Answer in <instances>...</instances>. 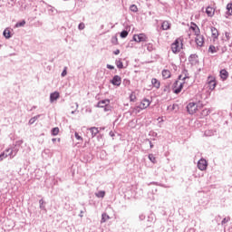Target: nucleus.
Returning <instances> with one entry per match:
<instances>
[{
  "label": "nucleus",
  "instance_id": "obj_1",
  "mask_svg": "<svg viewBox=\"0 0 232 232\" xmlns=\"http://www.w3.org/2000/svg\"><path fill=\"white\" fill-rule=\"evenodd\" d=\"M196 38H195V42L198 44V46H204V35L200 34V29L198 27H197V30L194 31Z\"/></svg>",
  "mask_w": 232,
  "mask_h": 232
},
{
  "label": "nucleus",
  "instance_id": "obj_2",
  "mask_svg": "<svg viewBox=\"0 0 232 232\" xmlns=\"http://www.w3.org/2000/svg\"><path fill=\"white\" fill-rule=\"evenodd\" d=\"M184 84H186V82H182L179 83V80H176L174 82H173V85H172V90L174 92V93H176V95H179V93H180V92H182V89L184 88Z\"/></svg>",
  "mask_w": 232,
  "mask_h": 232
},
{
  "label": "nucleus",
  "instance_id": "obj_3",
  "mask_svg": "<svg viewBox=\"0 0 232 232\" xmlns=\"http://www.w3.org/2000/svg\"><path fill=\"white\" fill-rule=\"evenodd\" d=\"M186 108L189 115H195V112L198 111V107L197 106V102H190Z\"/></svg>",
  "mask_w": 232,
  "mask_h": 232
},
{
  "label": "nucleus",
  "instance_id": "obj_4",
  "mask_svg": "<svg viewBox=\"0 0 232 232\" xmlns=\"http://www.w3.org/2000/svg\"><path fill=\"white\" fill-rule=\"evenodd\" d=\"M132 41H135V43H147L148 36H146L144 34H134Z\"/></svg>",
  "mask_w": 232,
  "mask_h": 232
},
{
  "label": "nucleus",
  "instance_id": "obj_5",
  "mask_svg": "<svg viewBox=\"0 0 232 232\" xmlns=\"http://www.w3.org/2000/svg\"><path fill=\"white\" fill-rule=\"evenodd\" d=\"M207 82L208 84L209 90L213 91L215 90V88H217V80L215 76H208Z\"/></svg>",
  "mask_w": 232,
  "mask_h": 232
},
{
  "label": "nucleus",
  "instance_id": "obj_6",
  "mask_svg": "<svg viewBox=\"0 0 232 232\" xmlns=\"http://www.w3.org/2000/svg\"><path fill=\"white\" fill-rule=\"evenodd\" d=\"M198 168L200 169V171H206L208 169V160H206L204 158H201L198 161Z\"/></svg>",
  "mask_w": 232,
  "mask_h": 232
},
{
  "label": "nucleus",
  "instance_id": "obj_7",
  "mask_svg": "<svg viewBox=\"0 0 232 232\" xmlns=\"http://www.w3.org/2000/svg\"><path fill=\"white\" fill-rule=\"evenodd\" d=\"M110 82L112 86H121V84H122V78L116 74L112 77Z\"/></svg>",
  "mask_w": 232,
  "mask_h": 232
},
{
  "label": "nucleus",
  "instance_id": "obj_8",
  "mask_svg": "<svg viewBox=\"0 0 232 232\" xmlns=\"http://www.w3.org/2000/svg\"><path fill=\"white\" fill-rule=\"evenodd\" d=\"M179 44L180 43L179 40H175V42L171 44V50L173 53H179V52H180Z\"/></svg>",
  "mask_w": 232,
  "mask_h": 232
},
{
  "label": "nucleus",
  "instance_id": "obj_9",
  "mask_svg": "<svg viewBox=\"0 0 232 232\" xmlns=\"http://www.w3.org/2000/svg\"><path fill=\"white\" fill-rule=\"evenodd\" d=\"M188 63H190L191 66H195V64H197V63H198V55L190 54L188 57Z\"/></svg>",
  "mask_w": 232,
  "mask_h": 232
},
{
  "label": "nucleus",
  "instance_id": "obj_10",
  "mask_svg": "<svg viewBox=\"0 0 232 232\" xmlns=\"http://www.w3.org/2000/svg\"><path fill=\"white\" fill-rule=\"evenodd\" d=\"M3 35L5 39H12L14 34H12V31H10V28L7 27L4 30Z\"/></svg>",
  "mask_w": 232,
  "mask_h": 232
},
{
  "label": "nucleus",
  "instance_id": "obj_11",
  "mask_svg": "<svg viewBox=\"0 0 232 232\" xmlns=\"http://www.w3.org/2000/svg\"><path fill=\"white\" fill-rule=\"evenodd\" d=\"M105 106H110V100L105 99L98 102L97 108H104Z\"/></svg>",
  "mask_w": 232,
  "mask_h": 232
},
{
  "label": "nucleus",
  "instance_id": "obj_12",
  "mask_svg": "<svg viewBox=\"0 0 232 232\" xmlns=\"http://www.w3.org/2000/svg\"><path fill=\"white\" fill-rule=\"evenodd\" d=\"M59 97H61V94L59 93V92H52L50 94V102H55V101H57Z\"/></svg>",
  "mask_w": 232,
  "mask_h": 232
},
{
  "label": "nucleus",
  "instance_id": "obj_13",
  "mask_svg": "<svg viewBox=\"0 0 232 232\" xmlns=\"http://www.w3.org/2000/svg\"><path fill=\"white\" fill-rule=\"evenodd\" d=\"M151 104V102H150L149 99L144 98L140 106H141L142 110H146V108H149V106Z\"/></svg>",
  "mask_w": 232,
  "mask_h": 232
},
{
  "label": "nucleus",
  "instance_id": "obj_14",
  "mask_svg": "<svg viewBox=\"0 0 232 232\" xmlns=\"http://www.w3.org/2000/svg\"><path fill=\"white\" fill-rule=\"evenodd\" d=\"M17 151H19V148L14 147L11 151L8 153L10 159H14L17 155Z\"/></svg>",
  "mask_w": 232,
  "mask_h": 232
},
{
  "label": "nucleus",
  "instance_id": "obj_15",
  "mask_svg": "<svg viewBox=\"0 0 232 232\" xmlns=\"http://www.w3.org/2000/svg\"><path fill=\"white\" fill-rule=\"evenodd\" d=\"M219 74H220L222 81H226L227 79V77H229V72H227L226 71V69H222L220 71Z\"/></svg>",
  "mask_w": 232,
  "mask_h": 232
},
{
  "label": "nucleus",
  "instance_id": "obj_16",
  "mask_svg": "<svg viewBox=\"0 0 232 232\" xmlns=\"http://www.w3.org/2000/svg\"><path fill=\"white\" fill-rule=\"evenodd\" d=\"M206 14L208 17H213V15H215V9L211 6H208L206 8Z\"/></svg>",
  "mask_w": 232,
  "mask_h": 232
},
{
  "label": "nucleus",
  "instance_id": "obj_17",
  "mask_svg": "<svg viewBox=\"0 0 232 232\" xmlns=\"http://www.w3.org/2000/svg\"><path fill=\"white\" fill-rule=\"evenodd\" d=\"M211 34H212V38L214 39H218V30L216 27H211Z\"/></svg>",
  "mask_w": 232,
  "mask_h": 232
},
{
  "label": "nucleus",
  "instance_id": "obj_18",
  "mask_svg": "<svg viewBox=\"0 0 232 232\" xmlns=\"http://www.w3.org/2000/svg\"><path fill=\"white\" fill-rule=\"evenodd\" d=\"M151 84L154 88H157V90H159V88H160V82H159V80H157V78L151 79Z\"/></svg>",
  "mask_w": 232,
  "mask_h": 232
},
{
  "label": "nucleus",
  "instance_id": "obj_19",
  "mask_svg": "<svg viewBox=\"0 0 232 232\" xmlns=\"http://www.w3.org/2000/svg\"><path fill=\"white\" fill-rule=\"evenodd\" d=\"M169 28H171V24H169V22H168V21L162 22V24H161L162 30H169Z\"/></svg>",
  "mask_w": 232,
  "mask_h": 232
},
{
  "label": "nucleus",
  "instance_id": "obj_20",
  "mask_svg": "<svg viewBox=\"0 0 232 232\" xmlns=\"http://www.w3.org/2000/svg\"><path fill=\"white\" fill-rule=\"evenodd\" d=\"M162 77L163 79H169L171 77V72H169V70L164 69L162 71Z\"/></svg>",
  "mask_w": 232,
  "mask_h": 232
},
{
  "label": "nucleus",
  "instance_id": "obj_21",
  "mask_svg": "<svg viewBox=\"0 0 232 232\" xmlns=\"http://www.w3.org/2000/svg\"><path fill=\"white\" fill-rule=\"evenodd\" d=\"M90 132L92 133V137H95L99 133V128L97 127H91L89 129Z\"/></svg>",
  "mask_w": 232,
  "mask_h": 232
},
{
  "label": "nucleus",
  "instance_id": "obj_22",
  "mask_svg": "<svg viewBox=\"0 0 232 232\" xmlns=\"http://www.w3.org/2000/svg\"><path fill=\"white\" fill-rule=\"evenodd\" d=\"M110 220V216L106 213L102 214V219H101V224H104V222H108Z\"/></svg>",
  "mask_w": 232,
  "mask_h": 232
},
{
  "label": "nucleus",
  "instance_id": "obj_23",
  "mask_svg": "<svg viewBox=\"0 0 232 232\" xmlns=\"http://www.w3.org/2000/svg\"><path fill=\"white\" fill-rule=\"evenodd\" d=\"M115 64L119 70L124 69V63H122V60L119 59L115 61Z\"/></svg>",
  "mask_w": 232,
  "mask_h": 232
},
{
  "label": "nucleus",
  "instance_id": "obj_24",
  "mask_svg": "<svg viewBox=\"0 0 232 232\" xmlns=\"http://www.w3.org/2000/svg\"><path fill=\"white\" fill-rule=\"evenodd\" d=\"M142 107L140 105L135 106L132 108V113H135L137 115V113H140V111H142Z\"/></svg>",
  "mask_w": 232,
  "mask_h": 232
},
{
  "label": "nucleus",
  "instance_id": "obj_25",
  "mask_svg": "<svg viewBox=\"0 0 232 232\" xmlns=\"http://www.w3.org/2000/svg\"><path fill=\"white\" fill-rule=\"evenodd\" d=\"M218 50H219V48L215 47V45H209V47H208L209 53H217V52H218Z\"/></svg>",
  "mask_w": 232,
  "mask_h": 232
},
{
  "label": "nucleus",
  "instance_id": "obj_26",
  "mask_svg": "<svg viewBox=\"0 0 232 232\" xmlns=\"http://www.w3.org/2000/svg\"><path fill=\"white\" fill-rule=\"evenodd\" d=\"M209 113H211L210 109H203L200 112L201 117H208V115H209Z\"/></svg>",
  "mask_w": 232,
  "mask_h": 232
},
{
  "label": "nucleus",
  "instance_id": "obj_27",
  "mask_svg": "<svg viewBox=\"0 0 232 232\" xmlns=\"http://www.w3.org/2000/svg\"><path fill=\"white\" fill-rule=\"evenodd\" d=\"M156 220L155 218V214L153 213H150L149 216H148V219H147V222H150V224L154 223Z\"/></svg>",
  "mask_w": 232,
  "mask_h": 232
},
{
  "label": "nucleus",
  "instance_id": "obj_28",
  "mask_svg": "<svg viewBox=\"0 0 232 232\" xmlns=\"http://www.w3.org/2000/svg\"><path fill=\"white\" fill-rule=\"evenodd\" d=\"M51 135H53V137L59 135V127L53 128L51 130Z\"/></svg>",
  "mask_w": 232,
  "mask_h": 232
},
{
  "label": "nucleus",
  "instance_id": "obj_29",
  "mask_svg": "<svg viewBox=\"0 0 232 232\" xmlns=\"http://www.w3.org/2000/svg\"><path fill=\"white\" fill-rule=\"evenodd\" d=\"M39 204H40V209H42V211H46V206H44V204H46V202H44V199H40L39 200Z\"/></svg>",
  "mask_w": 232,
  "mask_h": 232
},
{
  "label": "nucleus",
  "instance_id": "obj_30",
  "mask_svg": "<svg viewBox=\"0 0 232 232\" xmlns=\"http://www.w3.org/2000/svg\"><path fill=\"white\" fill-rule=\"evenodd\" d=\"M95 195L98 198H104L106 192L104 190H100L97 193H95Z\"/></svg>",
  "mask_w": 232,
  "mask_h": 232
},
{
  "label": "nucleus",
  "instance_id": "obj_31",
  "mask_svg": "<svg viewBox=\"0 0 232 232\" xmlns=\"http://www.w3.org/2000/svg\"><path fill=\"white\" fill-rule=\"evenodd\" d=\"M24 24H26V21L22 20V21H20V22H17V23L14 24V28H21V27L24 26Z\"/></svg>",
  "mask_w": 232,
  "mask_h": 232
},
{
  "label": "nucleus",
  "instance_id": "obj_32",
  "mask_svg": "<svg viewBox=\"0 0 232 232\" xmlns=\"http://www.w3.org/2000/svg\"><path fill=\"white\" fill-rule=\"evenodd\" d=\"M182 75H184V77L182 78V81H186V79H189V72H188L187 69H183Z\"/></svg>",
  "mask_w": 232,
  "mask_h": 232
},
{
  "label": "nucleus",
  "instance_id": "obj_33",
  "mask_svg": "<svg viewBox=\"0 0 232 232\" xmlns=\"http://www.w3.org/2000/svg\"><path fill=\"white\" fill-rule=\"evenodd\" d=\"M129 10H130V12H133V14H137V12H139V7H137V5H131Z\"/></svg>",
  "mask_w": 232,
  "mask_h": 232
},
{
  "label": "nucleus",
  "instance_id": "obj_34",
  "mask_svg": "<svg viewBox=\"0 0 232 232\" xmlns=\"http://www.w3.org/2000/svg\"><path fill=\"white\" fill-rule=\"evenodd\" d=\"M122 84L123 86H125V88H128L130 86V84H131V81H130V79L125 78L122 81Z\"/></svg>",
  "mask_w": 232,
  "mask_h": 232
},
{
  "label": "nucleus",
  "instance_id": "obj_35",
  "mask_svg": "<svg viewBox=\"0 0 232 232\" xmlns=\"http://www.w3.org/2000/svg\"><path fill=\"white\" fill-rule=\"evenodd\" d=\"M213 135H215V130H205L206 137H213Z\"/></svg>",
  "mask_w": 232,
  "mask_h": 232
},
{
  "label": "nucleus",
  "instance_id": "obj_36",
  "mask_svg": "<svg viewBox=\"0 0 232 232\" xmlns=\"http://www.w3.org/2000/svg\"><path fill=\"white\" fill-rule=\"evenodd\" d=\"M39 117H41V114H38V115L34 116V117L31 118L29 120V124L30 125L34 124L35 122V121H37V119H39Z\"/></svg>",
  "mask_w": 232,
  "mask_h": 232
},
{
  "label": "nucleus",
  "instance_id": "obj_37",
  "mask_svg": "<svg viewBox=\"0 0 232 232\" xmlns=\"http://www.w3.org/2000/svg\"><path fill=\"white\" fill-rule=\"evenodd\" d=\"M128 31L123 30L121 32L120 36L121 37V39H126L128 37Z\"/></svg>",
  "mask_w": 232,
  "mask_h": 232
},
{
  "label": "nucleus",
  "instance_id": "obj_38",
  "mask_svg": "<svg viewBox=\"0 0 232 232\" xmlns=\"http://www.w3.org/2000/svg\"><path fill=\"white\" fill-rule=\"evenodd\" d=\"M149 160H150V162H152V164L157 163V159L155 158V156L153 154H149Z\"/></svg>",
  "mask_w": 232,
  "mask_h": 232
},
{
  "label": "nucleus",
  "instance_id": "obj_39",
  "mask_svg": "<svg viewBox=\"0 0 232 232\" xmlns=\"http://www.w3.org/2000/svg\"><path fill=\"white\" fill-rule=\"evenodd\" d=\"M162 91H163V93H169V92H170L169 84L165 85L163 87Z\"/></svg>",
  "mask_w": 232,
  "mask_h": 232
},
{
  "label": "nucleus",
  "instance_id": "obj_40",
  "mask_svg": "<svg viewBox=\"0 0 232 232\" xmlns=\"http://www.w3.org/2000/svg\"><path fill=\"white\" fill-rule=\"evenodd\" d=\"M147 50L148 52H153V50H155V47L152 45V44H147Z\"/></svg>",
  "mask_w": 232,
  "mask_h": 232
},
{
  "label": "nucleus",
  "instance_id": "obj_41",
  "mask_svg": "<svg viewBox=\"0 0 232 232\" xmlns=\"http://www.w3.org/2000/svg\"><path fill=\"white\" fill-rule=\"evenodd\" d=\"M229 220H231L230 217L223 218V220L221 221V226H224L225 224H227V222H229Z\"/></svg>",
  "mask_w": 232,
  "mask_h": 232
},
{
  "label": "nucleus",
  "instance_id": "obj_42",
  "mask_svg": "<svg viewBox=\"0 0 232 232\" xmlns=\"http://www.w3.org/2000/svg\"><path fill=\"white\" fill-rule=\"evenodd\" d=\"M169 108H170V111H173L174 110H176L177 108H179V104L174 103L172 106L169 105V106L168 107V110H169Z\"/></svg>",
  "mask_w": 232,
  "mask_h": 232
},
{
  "label": "nucleus",
  "instance_id": "obj_43",
  "mask_svg": "<svg viewBox=\"0 0 232 232\" xmlns=\"http://www.w3.org/2000/svg\"><path fill=\"white\" fill-rule=\"evenodd\" d=\"M67 70H68V68L64 67L63 71L61 73L62 77H66V75H68V71Z\"/></svg>",
  "mask_w": 232,
  "mask_h": 232
},
{
  "label": "nucleus",
  "instance_id": "obj_44",
  "mask_svg": "<svg viewBox=\"0 0 232 232\" xmlns=\"http://www.w3.org/2000/svg\"><path fill=\"white\" fill-rule=\"evenodd\" d=\"M111 43L112 44H119V39L117 38V36H113L111 38Z\"/></svg>",
  "mask_w": 232,
  "mask_h": 232
},
{
  "label": "nucleus",
  "instance_id": "obj_45",
  "mask_svg": "<svg viewBox=\"0 0 232 232\" xmlns=\"http://www.w3.org/2000/svg\"><path fill=\"white\" fill-rule=\"evenodd\" d=\"M196 106L198 107V110H202V108H204V104L200 102V101L196 102Z\"/></svg>",
  "mask_w": 232,
  "mask_h": 232
},
{
  "label": "nucleus",
  "instance_id": "obj_46",
  "mask_svg": "<svg viewBox=\"0 0 232 232\" xmlns=\"http://www.w3.org/2000/svg\"><path fill=\"white\" fill-rule=\"evenodd\" d=\"M23 140H17V141H15V145H14V147L15 148H19V146H21L22 144H23Z\"/></svg>",
  "mask_w": 232,
  "mask_h": 232
},
{
  "label": "nucleus",
  "instance_id": "obj_47",
  "mask_svg": "<svg viewBox=\"0 0 232 232\" xmlns=\"http://www.w3.org/2000/svg\"><path fill=\"white\" fill-rule=\"evenodd\" d=\"M6 157H10L8 154H5V152H2L0 154V159L3 160L4 159H6Z\"/></svg>",
  "mask_w": 232,
  "mask_h": 232
},
{
  "label": "nucleus",
  "instance_id": "obj_48",
  "mask_svg": "<svg viewBox=\"0 0 232 232\" xmlns=\"http://www.w3.org/2000/svg\"><path fill=\"white\" fill-rule=\"evenodd\" d=\"M137 99V96H135L134 94H130V102H135V100Z\"/></svg>",
  "mask_w": 232,
  "mask_h": 232
},
{
  "label": "nucleus",
  "instance_id": "obj_49",
  "mask_svg": "<svg viewBox=\"0 0 232 232\" xmlns=\"http://www.w3.org/2000/svg\"><path fill=\"white\" fill-rule=\"evenodd\" d=\"M191 24L192 25H191L190 28H191L192 31L195 32L197 30V28H198V25H197V24H195V23H191Z\"/></svg>",
  "mask_w": 232,
  "mask_h": 232
},
{
  "label": "nucleus",
  "instance_id": "obj_50",
  "mask_svg": "<svg viewBox=\"0 0 232 232\" xmlns=\"http://www.w3.org/2000/svg\"><path fill=\"white\" fill-rule=\"evenodd\" d=\"M145 142H149L150 150H153L154 145H153V143L151 142V140H150V139H146V140H145Z\"/></svg>",
  "mask_w": 232,
  "mask_h": 232
},
{
  "label": "nucleus",
  "instance_id": "obj_51",
  "mask_svg": "<svg viewBox=\"0 0 232 232\" xmlns=\"http://www.w3.org/2000/svg\"><path fill=\"white\" fill-rule=\"evenodd\" d=\"M84 213H86V208H84L83 210L80 211L79 217L82 218V217H84Z\"/></svg>",
  "mask_w": 232,
  "mask_h": 232
},
{
  "label": "nucleus",
  "instance_id": "obj_52",
  "mask_svg": "<svg viewBox=\"0 0 232 232\" xmlns=\"http://www.w3.org/2000/svg\"><path fill=\"white\" fill-rule=\"evenodd\" d=\"M74 136L77 140H82V137H81L77 132L74 133Z\"/></svg>",
  "mask_w": 232,
  "mask_h": 232
},
{
  "label": "nucleus",
  "instance_id": "obj_53",
  "mask_svg": "<svg viewBox=\"0 0 232 232\" xmlns=\"http://www.w3.org/2000/svg\"><path fill=\"white\" fill-rule=\"evenodd\" d=\"M230 34H231L228 33V32H226V33H225V37H226L227 41H229V39H231V36H229Z\"/></svg>",
  "mask_w": 232,
  "mask_h": 232
},
{
  "label": "nucleus",
  "instance_id": "obj_54",
  "mask_svg": "<svg viewBox=\"0 0 232 232\" xmlns=\"http://www.w3.org/2000/svg\"><path fill=\"white\" fill-rule=\"evenodd\" d=\"M231 8H232V4H227V10L228 14H229V12H231Z\"/></svg>",
  "mask_w": 232,
  "mask_h": 232
},
{
  "label": "nucleus",
  "instance_id": "obj_55",
  "mask_svg": "<svg viewBox=\"0 0 232 232\" xmlns=\"http://www.w3.org/2000/svg\"><path fill=\"white\" fill-rule=\"evenodd\" d=\"M106 68H108V70H115V66H113L111 64H107Z\"/></svg>",
  "mask_w": 232,
  "mask_h": 232
},
{
  "label": "nucleus",
  "instance_id": "obj_56",
  "mask_svg": "<svg viewBox=\"0 0 232 232\" xmlns=\"http://www.w3.org/2000/svg\"><path fill=\"white\" fill-rule=\"evenodd\" d=\"M139 218L140 220H146V216L144 214H140Z\"/></svg>",
  "mask_w": 232,
  "mask_h": 232
},
{
  "label": "nucleus",
  "instance_id": "obj_57",
  "mask_svg": "<svg viewBox=\"0 0 232 232\" xmlns=\"http://www.w3.org/2000/svg\"><path fill=\"white\" fill-rule=\"evenodd\" d=\"M79 30H84V24H80L78 25Z\"/></svg>",
  "mask_w": 232,
  "mask_h": 232
},
{
  "label": "nucleus",
  "instance_id": "obj_58",
  "mask_svg": "<svg viewBox=\"0 0 232 232\" xmlns=\"http://www.w3.org/2000/svg\"><path fill=\"white\" fill-rule=\"evenodd\" d=\"M114 55H119L121 53V50L117 49L113 52Z\"/></svg>",
  "mask_w": 232,
  "mask_h": 232
},
{
  "label": "nucleus",
  "instance_id": "obj_59",
  "mask_svg": "<svg viewBox=\"0 0 232 232\" xmlns=\"http://www.w3.org/2000/svg\"><path fill=\"white\" fill-rule=\"evenodd\" d=\"M104 108V111H110V105H107Z\"/></svg>",
  "mask_w": 232,
  "mask_h": 232
},
{
  "label": "nucleus",
  "instance_id": "obj_60",
  "mask_svg": "<svg viewBox=\"0 0 232 232\" xmlns=\"http://www.w3.org/2000/svg\"><path fill=\"white\" fill-rule=\"evenodd\" d=\"M109 135H110V137H115V132H113L112 130H111V131L109 132Z\"/></svg>",
  "mask_w": 232,
  "mask_h": 232
},
{
  "label": "nucleus",
  "instance_id": "obj_61",
  "mask_svg": "<svg viewBox=\"0 0 232 232\" xmlns=\"http://www.w3.org/2000/svg\"><path fill=\"white\" fill-rule=\"evenodd\" d=\"M152 184L156 185V186H159V183L158 182H155V181H152L149 184V186H151Z\"/></svg>",
  "mask_w": 232,
  "mask_h": 232
},
{
  "label": "nucleus",
  "instance_id": "obj_62",
  "mask_svg": "<svg viewBox=\"0 0 232 232\" xmlns=\"http://www.w3.org/2000/svg\"><path fill=\"white\" fill-rule=\"evenodd\" d=\"M10 151H12V149H7V150H5V153H10Z\"/></svg>",
  "mask_w": 232,
  "mask_h": 232
},
{
  "label": "nucleus",
  "instance_id": "obj_63",
  "mask_svg": "<svg viewBox=\"0 0 232 232\" xmlns=\"http://www.w3.org/2000/svg\"><path fill=\"white\" fill-rule=\"evenodd\" d=\"M180 79H182V74L179 75L178 81H180Z\"/></svg>",
  "mask_w": 232,
  "mask_h": 232
},
{
  "label": "nucleus",
  "instance_id": "obj_64",
  "mask_svg": "<svg viewBox=\"0 0 232 232\" xmlns=\"http://www.w3.org/2000/svg\"><path fill=\"white\" fill-rule=\"evenodd\" d=\"M52 140H53V142H57V139L56 138H53Z\"/></svg>",
  "mask_w": 232,
  "mask_h": 232
}]
</instances>
